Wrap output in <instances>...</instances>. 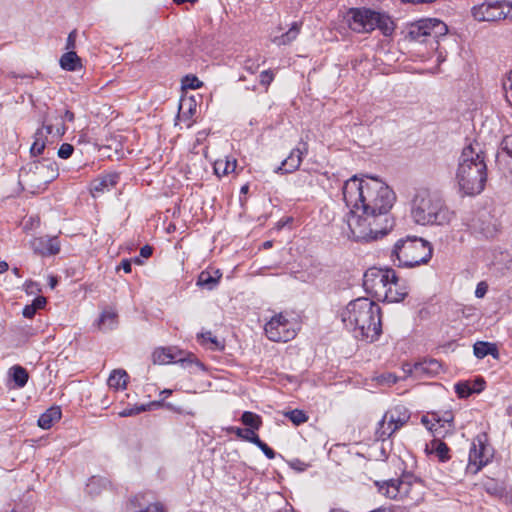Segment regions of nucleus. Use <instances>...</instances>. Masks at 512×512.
Returning <instances> with one entry per match:
<instances>
[{"mask_svg":"<svg viewBox=\"0 0 512 512\" xmlns=\"http://www.w3.org/2000/svg\"><path fill=\"white\" fill-rule=\"evenodd\" d=\"M342 193L343 200L350 207L346 222L356 241L377 240L393 228L390 210L396 195L382 180L354 175L344 182Z\"/></svg>","mask_w":512,"mask_h":512,"instance_id":"f257e3e1","label":"nucleus"},{"mask_svg":"<svg viewBox=\"0 0 512 512\" xmlns=\"http://www.w3.org/2000/svg\"><path fill=\"white\" fill-rule=\"evenodd\" d=\"M340 317L356 339L374 342L382 333L381 309L369 298L360 297L350 301Z\"/></svg>","mask_w":512,"mask_h":512,"instance_id":"f03ea898","label":"nucleus"},{"mask_svg":"<svg viewBox=\"0 0 512 512\" xmlns=\"http://www.w3.org/2000/svg\"><path fill=\"white\" fill-rule=\"evenodd\" d=\"M487 180V166L484 152L479 143L465 146L458 159L456 181L463 195L481 193Z\"/></svg>","mask_w":512,"mask_h":512,"instance_id":"7ed1b4c3","label":"nucleus"},{"mask_svg":"<svg viewBox=\"0 0 512 512\" xmlns=\"http://www.w3.org/2000/svg\"><path fill=\"white\" fill-rule=\"evenodd\" d=\"M411 217L418 225H447L453 219L454 212L449 210L440 197L420 189L411 202Z\"/></svg>","mask_w":512,"mask_h":512,"instance_id":"20e7f679","label":"nucleus"},{"mask_svg":"<svg viewBox=\"0 0 512 512\" xmlns=\"http://www.w3.org/2000/svg\"><path fill=\"white\" fill-rule=\"evenodd\" d=\"M431 244L417 236L399 239L392 250L391 259L398 267L412 268L426 264L432 257Z\"/></svg>","mask_w":512,"mask_h":512,"instance_id":"39448f33","label":"nucleus"},{"mask_svg":"<svg viewBox=\"0 0 512 512\" xmlns=\"http://www.w3.org/2000/svg\"><path fill=\"white\" fill-rule=\"evenodd\" d=\"M56 162L43 158L34 160L21 167L19 171V185L23 190L37 193L58 177Z\"/></svg>","mask_w":512,"mask_h":512,"instance_id":"423d86ee","label":"nucleus"},{"mask_svg":"<svg viewBox=\"0 0 512 512\" xmlns=\"http://www.w3.org/2000/svg\"><path fill=\"white\" fill-rule=\"evenodd\" d=\"M348 15L350 28L359 33H369L377 28L384 36H390L395 30L394 22L391 17L385 13L363 7L351 8Z\"/></svg>","mask_w":512,"mask_h":512,"instance_id":"0eeeda50","label":"nucleus"},{"mask_svg":"<svg viewBox=\"0 0 512 512\" xmlns=\"http://www.w3.org/2000/svg\"><path fill=\"white\" fill-rule=\"evenodd\" d=\"M448 32L447 25L436 18L420 19L408 28L407 37L420 43L438 42V39Z\"/></svg>","mask_w":512,"mask_h":512,"instance_id":"6e6552de","label":"nucleus"},{"mask_svg":"<svg viewBox=\"0 0 512 512\" xmlns=\"http://www.w3.org/2000/svg\"><path fill=\"white\" fill-rule=\"evenodd\" d=\"M396 279V272L392 268H369L363 276V287L367 294L382 301L387 297L386 287L390 281Z\"/></svg>","mask_w":512,"mask_h":512,"instance_id":"1a4fd4ad","label":"nucleus"},{"mask_svg":"<svg viewBox=\"0 0 512 512\" xmlns=\"http://www.w3.org/2000/svg\"><path fill=\"white\" fill-rule=\"evenodd\" d=\"M267 338L274 342H287L295 338L297 332L283 313L273 316L264 326Z\"/></svg>","mask_w":512,"mask_h":512,"instance_id":"9d476101","label":"nucleus"},{"mask_svg":"<svg viewBox=\"0 0 512 512\" xmlns=\"http://www.w3.org/2000/svg\"><path fill=\"white\" fill-rule=\"evenodd\" d=\"M493 456V447L481 438H477V442L472 443L469 451L467 470L472 474H477L482 467L492 460Z\"/></svg>","mask_w":512,"mask_h":512,"instance_id":"9b49d317","label":"nucleus"},{"mask_svg":"<svg viewBox=\"0 0 512 512\" xmlns=\"http://www.w3.org/2000/svg\"><path fill=\"white\" fill-rule=\"evenodd\" d=\"M472 16L477 21H497L505 19V5L499 1L489 0L471 10Z\"/></svg>","mask_w":512,"mask_h":512,"instance_id":"f8f14e48","label":"nucleus"},{"mask_svg":"<svg viewBox=\"0 0 512 512\" xmlns=\"http://www.w3.org/2000/svg\"><path fill=\"white\" fill-rule=\"evenodd\" d=\"M378 490L381 494L390 499H404L413 497L410 496L412 485L409 481L404 479H390L382 483L376 482Z\"/></svg>","mask_w":512,"mask_h":512,"instance_id":"ddd939ff","label":"nucleus"},{"mask_svg":"<svg viewBox=\"0 0 512 512\" xmlns=\"http://www.w3.org/2000/svg\"><path fill=\"white\" fill-rule=\"evenodd\" d=\"M308 154V144L301 141L297 147L291 150L290 154L275 169L276 173L288 174L295 172L301 165L303 157Z\"/></svg>","mask_w":512,"mask_h":512,"instance_id":"4468645a","label":"nucleus"},{"mask_svg":"<svg viewBox=\"0 0 512 512\" xmlns=\"http://www.w3.org/2000/svg\"><path fill=\"white\" fill-rule=\"evenodd\" d=\"M496 164L505 177L512 179V134L503 138L496 155Z\"/></svg>","mask_w":512,"mask_h":512,"instance_id":"2eb2a0df","label":"nucleus"},{"mask_svg":"<svg viewBox=\"0 0 512 512\" xmlns=\"http://www.w3.org/2000/svg\"><path fill=\"white\" fill-rule=\"evenodd\" d=\"M30 247L36 254L52 256L60 252V241L57 236H41L31 240Z\"/></svg>","mask_w":512,"mask_h":512,"instance_id":"dca6fc26","label":"nucleus"},{"mask_svg":"<svg viewBox=\"0 0 512 512\" xmlns=\"http://www.w3.org/2000/svg\"><path fill=\"white\" fill-rule=\"evenodd\" d=\"M442 370V364L437 359H424L416 362L409 368V373L416 378H430L438 375Z\"/></svg>","mask_w":512,"mask_h":512,"instance_id":"f3484780","label":"nucleus"},{"mask_svg":"<svg viewBox=\"0 0 512 512\" xmlns=\"http://www.w3.org/2000/svg\"><path fill=\"white\" fill-rule=\"evenodd\" d=\"M455 392L459 398H467L473 393H480L485 388V380L477 377L473 380L460 381L454 386Z\"/></svg>","mask_w":512,"mask_h":512,"instance_id":"a211bd4d","label":"nucleus"},{"mask_svg":"<svg viewBox=\"0 0 512 512\" xmlns=\"http://www.w3.org/2000/svg\"><path fill=\"white\" fill-rule=\"evenodd\" d=\"M385 418L388 420L390 427L396 432L403 427L410 419L409 410L403 405H397L392 409L388 410L385 414Z\"/></svg>","mask_w":512,"mask_h":512,"instance_id":"6ab92c4d","label":"nucleus"},{"mask_svg":"<svg viewBox=\"0 0 512 512\" xmlns=\"http://www.w3.org/2000/svg\"><path fill=\"white\" fill-rule=\"evenodd\" d=\"M119 178V174L110 173L94 179L90 185L93 197H96L98 194H102L106 191H110L118 184Z\"/></svg>","mask_w":512,"mask_h":512,"instance_id":"aec40b11","label":"nucleus"},{"mask_svg":"<svg viewBox=\"0 0 512 512\" xmlns=\"http://www.w3.org/2000/svg\"><path fill=\"white\" fill-rule=\"evenodd\" d=\"M387 297H383L384 302L395 303L402 301L408 295V288L404 281L396 275V279L390 281L386 287Z\"/></svg>","mask_w":512,"mask_h":512,"instance_id":"412c9836","label":"nucleus"},{"mask_svg":"<svg viewBox=\"0 0 512 512\" xmlns=\"http://www.w3.org/2000/svg\"><path fill=\"white\" fill-rule=\"evenodd\" d=\"M153 362L156 364H167L170 362H181L182 365L185 363H192L193 362V355H189L188 358H180L176 360V357L174 354H172L171 349L166 348H158L153 352Z\"/></svg>","mask_w":512,"mask_h":512,"instance_id":"4be33fe9","label":"nucleus"},{"mask_svg":"<svg viewBox=\"0 0 512 512\" xmlns=\"http://www.w3.org/2000/svg\"><path fill=\"white\" fill-rule=\"evenodd\" d=\"M222 277V273L219 270L211 271H202L197 278V285L206 290H213L219 284V281Z\"/></svg>","mask_w":512,"mask_h":512,"instance_id":"5701e85b","label":"nucleus"},{"mask_svg":"<svg viewBox=\"0 0 512 512\" xmlns=\"http://www.w3.org/2000/svg\"><path fill=\"white\" fill-rule=\"evenodd\" d=\"M118 314L112 308L104 309L97 320V326L102 331H109L117 327Z\"/></svg>","mask_w":512,"mask_h":512,"instance_id":"b1692460","label":"nucleus"},{"mask_svg":"<svg viewBox=\"0 0 512 512\" xmlns=\"http://www.w3.org/2000/svg\"><path fill=\"white\" fill-rule=\"evenodd\" d=\"M472 226L487 238L492 237L495 233V225L490 222L487 212L480 213L477 219L473 220Z\"/></svg>","mask_w":512,"mask_h":512,"instance_id":"393cba45","label":"nucleus"},{"mask_svg":"<svg viewBox=\"0 0 512 512\" xmlns=\"http://www.w3.org/2000/svg\"><path fill=\"white\" fill-rule=\"evenodd\" d=\"M431 416L432 420L436 423L438 431H442L443 436L453 429L454 415L451 411H445L443 413L434 412Z\"/></svg>","mask_w":512,"mask_h":512,"instance_id":"a878e982","label":"nucleus"},{"mask_svg":"<svg viewBox=\"0 0 512 512\" xmlns=\"http://www.w3.org/2000/svg\"><path fill=\"white\" fill-rule=\"evenodd\" d=\"M61 416L62 412L59 406L51 407L40 415L38 419V425L42 429H49L54 422H57L61 419Z\"/></svg>","mask_w":512,"mask_h":512,"instance_id":"bb28decb","label":"nucleus"},{"mask_svg":"<svg viewBox=\"0 0 512 512\" xmlns=\"http://www.w3.org/2000/svg\"><path fill=\"white\" fill-rule=\"evenodd\" d=\"M473 352L474 355L478 359H483L484 357L491 355L494 358H498L499 351L495 344L484 342V341H478L473 346Z\"/></svg>","mask_w":512,"mask_h":512,"instance_id":"cd10ccee","label":"nucleus"},{"mask_svg":"<svg viewBox=\"0 0 512 512\" xmlns=\"http://www.w3.org/2000/svg\"><path fill=\"white\" fill-rule=\"evenodd\" d=\"M129 376L123 369H115L111 372L108 378V385L110 388L116 390H124L127 387Z\"/></svg>","mask_w":512,"mask_h":512,"instance_id":"c85d7f7f","label":"nucleus"},{"mask_svg":"<svg viewBox=\"0 0 512 512\" xmlns=\"http://www.w3.org/2000/svg\"><path fill=\"white\" fill-rule=\"evenodd\" d=\"M60 66L66 71H76L81 68V59L75 51H67L60 58Z\"/></svg>","mask_w":512,"mask_h":512,"instance_id":"c756f323","label":"nucleus"},{"mask_svg":"<svg viewBox=\"0 0 512 512\" xmlns=\"http://www.w3.org/2000/svg\"><path fill=\"white\" fill-rule=\"evenodd\" d=\"M428 449H430V453L435 454L441 462H446L450 459V449L447 444L440 439L432 440L430 446H427V450Z\"/></svg>","mask_w":512,"mask_h":512,"instance_id":"7c9ffc66","label":"nucleus"},{"mask_svg":"<svg viewBox=\"0 0 512 512\" xmlns=\"http://www.w3.org/2000/svg\"><path fill=\"white\" fill-rule=\"evenodd\" d=\"M9 374L18 388H23L29 379V374L25 368L19 365H15L10 368Z\"/></svg>","mask_w":512,"mask_h":512,"instance_id":"2f4dec72","label":"nucleus"},{"mask_svg":"<svg viewBox=\"0 0 512 512\" xmlns=\"http://www.w3.org/2000/svg\"><path fill=\"white\" fill-rule=\"evenodd\" d=\"M236 159L217 160L214 164V172L218 176H224L235 171Z\"/></svg>","mask_w":512,"mask_h":512,"instance_id":"473e14b6","label":"nucleus"},{"mask_svg":"<svg viewBox=\"0 0 512 512\" xmlns=\"http://www.w3.org/2000/svg\"><path fill=\"white\" fill-rule=\"evenodd\" d=\"M240 420L247 429L259 430L262 426L261 416L251 411L243 412Z\"/></svg>","mask_w":512,"mask_h":512,"instance_id":"72a5a7b5","label":"nucleus"},{"mask_svg":"<svg viewBox=\"0 0 512 512\" xmlns=\"http://www.w3.org/2000/svg\"><path fill=\"white\" fill-rule=\"evenodd\" d=\"M395 431L393 430V427H390L388 420L385 418V415L383 418L379 421L378 427L375 431V437L378 441H385L388 438H390Z\"/></svg>","mask_w":512,"mask_h":512,"instance_id":"f704fd0d","label":"nucleus"},{"mask_svg":"<svg viewBox=\"0 0 512 512\" xmlns=\"http://www.w3.org/2000/svg\"><path fill=\"white\" fill-rule=\"evenodd\" d=\"M300 32V24L294 22L291 28L281 36L276 38V41L279 45H287L294 41Z\"/></svg>","mask_w":512,"mask_h":512,"instance_id":"c9c22d12","label":"nucleus"},{"mask_svg":"<svg viewBox=\"0 0 512 512\" xmlns=\"http://www.w3.org/2000/svg\"><path fill=\"white\" fill-rule=\"evenodd\" d=\"M197 339L201 344L209 342L211 344L210 349L212 350H223L224 344L221 343L217 337L213 336L210 331L202 332L197 335Z\"/></svg>","mask_w":512,"mask_h":512,"instance_id":"e433bc0d","label":"nucleus"},{"mask_svg":"<svg viewBox=\"0 0 512 512\" xmlns=\"http://www.w3.org/2000/svg\"><path fill=\"white\" fill-rule=\"evenodd\" d=\"M34 142L30 148V152L33 156L42 154L45 149V139L43 138V129H37L34 135Z\"/></svg>","mask_w":512,"mask_h":512,"instance_id":"4c0bfd02","label":"nucleus"},{"mask_svg":"<svg viewBox=\"0 0 512 512\" xmlns=\"http://www.w3.org/2000/svg\"><path fill=\"white\" fill-rule=\"evenodd\" d=\"M485 490L488 494L499 498L503 497L505 494L504 486L494 480H490L485 483Z\"/></svg>","mask_w":512,"mask_h":512,"instance_id":"58836bf2","label":"nucleus"},{"mask_svg":"<svg viewBox=\"0 0 512 512\" xmlns=\"http://www.w3.org/2000/svg\"><path fill=\"white\" fill-rule=\"evenodd\" d=\"M286 417L295 425H300L308 420L307 415L304 411L299 409H294L287 412Z\"/></svg>","mask_w":512,"mask_h":512,"instance_id":"ea45409f","label":"nucleus"},{"mask_svg":"<svg viewBox=\"0 0 512 512\" xmlns=\"http://www.w3.org/2000/svg\"><path fill=\"white\" fill-rule=\"evenodd\" d=\"M202 86V82L194 75H187L182 80L183 89H197Z\"/></svg>","mask_w":512,"mask_h":512,"instance_id":"a19ab883","label":"nucleus"},{"mask_svg":"<svg viewBox=\"0 0 512 512\" xmlns=\"http://www.w3.org/2000/svg\"><path fill=\"white\" fill-rule=\"evenodd\" d=\"M148 409V405H135L131 408H126L119 413L121 417H130L138 415Z\"/></svg>","mask_w":512,"mask_h":512,"instance_id":"79ce46f5","label":"nucleus"},{"mask_svg":"<svg viewBox=\"0 0 512 512\" xmlns=\"http://www.w3.org/2000/svg\"><path fill=\"white\" fill-rule=\"evenodd\" d=\"M503 89L505 91V97L507 101L512 105V70L510 71L507 78L503 81Z\"/></svg>","mask_w":512,"mask_h":512,"instance_id":"37998d69","label":"nucleus"},{"mask_svg":"<svg viewBox=\"0 0 512 512\" xmlns=\"http://www.w3.org/2000/svg\"><path fill=\"white\" fill-rule=\"evenodd\" d=\"M134 512H165L164 506L160 502L150 503L145 507L139 508Z\"/></svg>","mask_w":512,"mask_h":512,"instance_id":"c03bdc74","label":"nucleus"},{"mask_svg":"<svg viewBox=\"0 0 512 512\" xmlns=\"http://www.w3.org/2000/svg\"><path fill=\"white\" fill-rule=\"evenodd\" d=\"M74 152V147L69 143H63L58 149V156L62 159H68Z\"/></svg>","mask_w":512,"mask_h":512,"instance_id":"a18cd8bd","label":"nucleus"},{"mask_svg":"<svg viewBox=\"0 0 512 512\" xmlns=\"http://www.w3.org/2000/svg\"><path fill=\"white\" fill-rule=\"evenodd\" d=\"M256 430L247 429V436L245 437V441L251 442L255 444L258 448L262 447L261 445L264 443L259 436L255 433Z\"/></svg>","mask_w":512,"mask_h":512,"instance_id":"49530a36","label":"nucleus"},{"mask_svg":"<svg viewBox=\"0 0 512 512\" xmlns=\"http://www.w3.org/2000/svg\"><path fill=\"white\" fill-rule=\"evenodd\" d=\"M256 430L247 429V436L245 437V441L251 442L255 444L258 448L262 447L261 445L264 443L259 436L255 433Z\"/></svg>","mask_w":512,"mask_h":512,"instance_id":"de8ad7c7","label":"nucleus"},{"mask_svg":"<svg viewBox=\"0 0 512 512\" xmlns=\"http://www.w3.org/2000/svg\"><path fill=\"white\" fill-rule=\"evenodd\" d=\"M77 30H72L67 37L65 49L67 51H74L76 47Z\"/></svg>","mask_w":512,"mask_h":512,"instance_id":"09e8293b","label":"nucleus"},{"mask_svg":"<svg viewBox=\"0 0 512 512\" xmlns=\"http://www.w3.org/2000/svg\"><path fill=\"white\" fill-rule=\"evenodd\" d=\"M274 79V73L271 70L262 71L260 74V83L269 86Z\"/></svg>","mask_w":512,"mask_h":512,"instance_id":"8fccbe9b","label":"nucleus"},{"mask_svg":"<svg viewBox=\"0 0 512 512\" xmlns=\"http://www.w3.org/2000/svg\"><path fill=\"white\" fill-rule=\"evenodd\" d=\"M421 422L435 435H442V431H438V428L436 427V423H431L432 419L428 418L427 416H423L421 418Z\"/></svg>","mask_w":512,"mask_h":512,"instance_id":"3c124183","label":"nucleus"},{"mask_svg":"<svg viewBox=\"0 0 512 512\" xmlns=\"http://www.w3.org/2000/svg\"><path fill=\"white\" fill-rule=\"evenodd\" d=\"M48 121L47 116H43L42 119V127L40 129H43V138L46 140L47 135L53 134L54 135V127L52 124H46Z\"/></svg>","mask_w":512,"mask_h":512,"instance_id":"603ef678","label":"nucleus"},{"mask_svg":"<svg viewBox=\"0 0 512 512\" xmlns=\"http://www.w3.org/2000/svg\"><path fill=\"white\" fill-rule=\"evenodd\" d=\"M488 285L486 282L481 281L477 284L476 290H475V296L477 298H483L485 294L487 293Z\"/></svg>","mask_w":512,"mask_h":512,"instance_id":"864d4df0","label":"nucleus"},{"mask_svg":"<svg viewBox=\"0 0 512 512\" xmlns=\"http://www.w3.org/2000/svg\"><path fill=\"white\" fill-rule=\"evenodd\" d=\"M228 432H231V433H234L238 438L242 439L245 441V437L247 436V428L246 429H242V428H239V427H229L227 429Z\"/></svg>","mask_w":512,"mask_h":512,"instance_id":"5fc2aeb1","label":"nucleus"},{"mask_svg":"<svg viewBox=\"0 0 512 512\" xmlns=\"http://www.w3.org/2000/svg\"><path fill=\"white\" fill-rule=\"evenodd\" d=\"M262 447H259V449L264 453V455L268 459H274L276 456L275 451L270 448L265 442L261 445Z\"/></svg>","mask_w":512,"mask_h":512,"instance_id":"6e6d98bb","label":"nucleus"},{"mask_svg":"<svg viewBox=\"0 0 512 512\" xmlns=\"http://www.w3.org/2000/svg\"><path fill=\"white\" fill-rule=\"evenodd\" d=\"M258 68L259 64H257L251 59L246 60L244 63V69L252 74L255 73L258 70Z\"/></svg>","mask_w":512,"mask_h":512,"instance_id":"4d7b16f0","label":"nucleus"},{"mask_svg":"<svg viewBox=\"0 0 512 512\" xmlns=\"http://www.w3.org/2000/svg\"><path fill=\"white\" fill-rule=\"evenodd\" d=\"M46 304V299L42 296H39V297H36L33 302H32V306L38 310V309H41L45 306Z\"/></svg>","mask_w":512,"mask_h":512,"instance_id":"13d9d810","label":"nucleus"},{"mask_svg":"<svg viewBox=\"0 0 512 512\" xmlns=\"http://www.w3.org/2000/svg\"><path fill=\"white\" fill-rule=\"evenodd\" d=\"M36 311L37 310L32 305H26L23 309L22 314L25 318H32L35 315Z\"/></svg>","mask_w":512,"mask_h":512,"instance_id":"bf43d9fd","label":"nucleus"},{"mask_svg":"<svg viewBox=\"0 0 512 512\" xmlns=\"http://www.w3.org/2000/svg\"><path fill=\"white\" fill-rule=\"evenodd\" d=\"M132 264L129 259H123L118 267V269H123L125 273H130Z\"/></svg>","mask_w":512,"mask_h":512,"instance_id":"052dcab7","label":"nucleus"},{"mask_svg":"<svg viewBox=\"0 0 512 512\" xmlns=\"http://www.w3.org/2000/svg\"><path fill=\"white\" fill-rule=\"evenodd\" d=\"M152 252H153V248L151 246H149V245H144L140 249V255L143 258H149L152 255Z\"/></svg>","mask_w":512,"mask_h":512,"instance_id":"680f3d73","label":"nucleus"},{"mask_svg":"<svg viewBox=\"0 0 512 512\" xmlns=\"http://www.w3.org/2000/svg\"><path fill=\"white\" fill-rule=\"evenodd\" d=\"M66 132V127L64 124L57 126L54 130V136L57 138H61Z\"/></svg>","mask_w":512,"mask_h":512,"instance_id":"e2e57ef3","label":"nucleus"},{"mask_svg":"<svg viewBox=\"0 0 512 512\" xmlns=\"http://www.w3.org/2000/svg\"><path fill=\"white\" fill-rule=\"evenodd\" d=\"M63 117L69 122H73L75 119L74 113L70 110H66Z\"/></svg>","mask_w":512,"mask_h":512,"instance_id":"0e129e2a","label":"nucleus"},{"mask_svg":"<svg viewBox=\"0 0 512 512\" xmlns=\"http://www.w3.org/2000/svg\"><path fill=\"white\" fill-rule=\"evenodd\" d=\"M291 466L295 469H297L298 471H303L305 468V464L300 462L299 460H297L296 462H292L291 463Z\"/></svg>","mask_w":512,"mask_h":512,"instance_id":"69168bd1","label":"nucleus"},{"mask_svg":"<svg viewBox=\"0 0 512 512\" xmlns=\"http://www.w3.org/2000/svg\"><path fill=\"white\" fill-rule=\"evenodd\" d=\"M9 269V265L6 261H0V274H3Z\"/></svg>","mask_w":512,"mask_h":512,"instance_id":"338daca9","label":"nucleus"},{"mask_svg":"<svg viewBox=\"0 0 512 512\" xmlns=\"http://www.w3.org/2000/svg\"><path fill=\"white\" fill-rule=\"evenodd\" d=\"M505 14L506 18L512 19V3L510 5L505 6Z\"/></svg>","mask_w":512,"mask_h":512,"instance_id":"774afa93","label":"nucleus"}]
</instances>
